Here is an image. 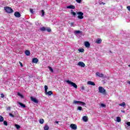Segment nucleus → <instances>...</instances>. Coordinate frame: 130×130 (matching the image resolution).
Here are the masks:
<instances>
[{"instance_id": "nucleus-30", "label": "nucleus", "mask_w": 130, "mask_h": 130, "mask_svg": "<svg viewBox=\"0 0 130 130\" xmlns=\"http://www.w3.org/2000/svg\"><path fill=\"white\" fill-rule=\"evenodd\" d=\"M48 69H49V70L50 71V72H51V73H53V69H52V68L49 67Z\"/></svg>"}, {"instance_id": "nucleus-40", "label": "nucleus", "mask_w": 130, "mask_h": 130, "mask_svg": "<svg viewBox=\"0 0 130 130\" xmlns=\"http://www.w3.org/2000/svg\"><path fill=\"white\" fill-rule=\"evenodd\" d=\"M1 98H4L5 97V94L4 93H1Z\"/></svg>"}, {"instance_id": "nucleus-32", "label": "nucleus", "mask_w": 130, "mask_h": 130, "mask_svg": "<svg viewBox=\"0 0 130 130\" xmlns=\"http://www.w3.org/2000/svg\"><path fill=\"white\" fill-rule=\"evenodd\" d=\"M4 121V117L3 116H0V122H3Z\"/></svg>"}, {"instance_id": "nucleus-24", "label": "nucleus", "mask_w": 130, "mask_h": 130, "mask_svg": "<svg viewBox=\"0 0 130 130\" xmlns=\"http://www.w3.org/2000/svg\"><path fill=\"white\" fill-rule=\"evenodd\" d=\"M119 106H122L123 107H124L125 106V103L123 102L122 104H120Z\"/></svg>"}, {"instance_id": "nucleus-21", "label": "nucleus", "mask_w": 130, "mask_h": 130, "mask_svg": "<svg viewBox=\"0 0 130 130\" xmlns=\"http://www.w3.org/2000/svg\"><path fill=\"white\" fill-rule=\"evenodd\" d=\"M44 130H48V129H49V126H48V125H46L44 127Z\"/></svg>"}, {"instance_id": "nucleus-46", "label": "nucleus", "mask_w": 130, "mask_h": 130, "mask_svg": "<svg viewBox=\"0 0 130 130\" xmlns=\"http://www.w3.org/2000/svg\"><path fill=\"white\" fill-rule=\"evenodd\" d=\"M81 89L84 91V90H85V87L84 86H82Z\"/></svg>"}, {"instance_id": "nucleus-9", "label": "nucleus", "mask_w": 130, "mask_h": 130, "mask_svg": "<svg viewBox=\"0 0 130 130\" xmlns=\"http://www.w3.org/2000/svg\"><path fill=\"white\" fill-rule=\"evenodd\" d=\"M78 66H79V67H81V68H84L85 64L84 62L80 61L78 63Z\"/></svg>"}, {"instance_id": "nucleus-28", "label": "nucleus", "mask_w": 130, "mask_h": 130, "mask_svg": "<svg viewBox=\"0 0 130 130\" xmlns=\"http://www.w3.org/2000/svg\"><path fill=\"white\" fill-rule=\"evenodd\" d=\"M42 17H44V15H45V12H44V10H42Z\"/></svg>"}, {"instance_id": "nucleus-48", "label": "nucleus", "mask_w": 130, "mask_h": 130, "mask_svg": "<svg viewBox=\"0 0 130 130\" xmlns=\"http://www.w3.org/2000/svg\"><path fill=\"white\" fill-rule=\"evenodd\" d=\"M55 123H58V121H55Z\"/></svg>"}, {"instance_id": "nucleus-13", "label": "nucleus", "mask_w": 130, "mask_h": 130, "mask_svg": "<svg viewBox=\"0 0 130 130\" xmlns=\"http://www.w3.org/2000/svg\"><path fill=\"white\" fill-rule=\"evenodd\" d=\"M32 62H33L34 63H37V62H38V59H37V58H33Z\"/></svg>"}, {"instance_id": "nucleus-29", "label": "nucleus", "mask_w": 130, "mask_h": 130, "mask_svg": "<svg viewBox=\"0 0 130 130\" xmlns=\"http://www.w3.org/2000/svg\"><path fill=\"white\" fill-rule=\"evenodd\" d=\"M80 33H82V31L80 30L75 31V34H80Z\"/></svg>"}, {"instance_id": "nucleus-33", "label": "nucleus", "mask_w": 130, "mask_h": 130, "mask_svg": "<svg viewBox=\"0 0 130 130\" xmlns=\"http://www.w3.org/2000/svg\"><path fill=\"white\" fill-rule=\"evenodd\" d=\"M15 126L17 129H19L21 127L18 124H15Z\"/></svg>"}, {"instance_id": "nucleus-51", "label": "nucleus", "mask_w": 130, "mask_h": 130, "mask_svg": "<svg viewBox=\"0 0 130 130\" xmlns=\"http://www.w3.org/2000/svg\"><path fill=\"white\" fill-rule=\"evenodd\" d=\"M129 66L130 67V65Z\"/></svg>"}, {"instance_id": "nucleus-11", "label": "nucleus", "mask_w": 130, "mask_h": 130, "mask_svg": "<svg viewBox=\"0 0 130 130\" xmlns=\"http://www.w3.org/2000/svg\"><path fill=\"white\" fill-rule=\"evenodd\" d=\"M87 84L88 85H90V86H95V83H94L92 81H89L87 82Z\"/></svg>"}, {"instance_id": "nucleus-47", "label": "nucleus", "mask_w": 130, "mask_h": 130, "mask_svg": "<svg viewBox=\"0 0 130 130\" xmlns=\"http://www.w3.org/2000/svg\"><path fill=\"white\" fill-rule=\"evenodd\" d=\"M71 26H74V23H73V22L71 23Z\"/></svg>"}, {"instance_id": "nucleus-18", "label": "nucleus", "mask_w": 130, "mask_h": 130, "mask_svg": "<svg viewBox=\"0 0 130 130\" xmlns=\"http://www.w3.org/2000/svg\"><path fill=\"white\" fill-rule=\"evenodd\" d=\"M75 6H74L73 5H70L67 7V9H72L73 10H75Z\"/></svg>"}, {"instance_id": "nucleus-41", "label": "nucleus", "mask_w": 130, "mask_h": 130, "mask_svg": "<svg viewBox=\"0 0 130 130\" xmlns=\"http://www.w3.org/2000/svg\"><path fill=\"white\" fill-rule=\"evenodd\" d=\"M30 12L31 14H33L34 13V11H33V9H30Z\"/></svg>"}, {"instance_id": "nucleus-45", "label": "nucleus", "mask_w": 130, "mask_h": 130, "mask_svg": "<svg viewBox=\"0 0 130 130\" xmlns=\"http://www.w3.org/2000/svg\"><path fill=\"white\" fill-rule=\"evenodd\" d=\"M19 64L20 65V67H23V64L22 63V62H19Z\"/></svg>"}, {"instance_id": "nucleus-8", "label": "nucleus", "mask_w": 130, "mask_h": 130, "mask_svg": "<svg viewBox=\"0 0 130 130\" xmlns=\"http://www.w3.org/2000/svg\"><path fill=\"white\" fill-rule=\"evenodd\" d=\"M95 75L98 77H100V78H103L104 77V75H103V74L100 73L99 72H96Z\"/></svg>"}, {"instance_id": "nucleus-12", "label": "nucleus", "mask_w": 130, "mask_h": 130, "mask_svg": "<svg viewBox=\"0 0 130 130\" xmlns=\"http://www.w3.org/2000/svg\"><path fill=\"white\" fill-rule=\"evenodd\" d=\"M18 103L19 105H20L21 107H22V108H26V105H25V104H23L21 102H18Z\"/></svg>"}, {"instance_id": "nucleus-17", "label": "nucleus", "mask_w": 130, "mask_h": 130, "mask_svg": "<svg viewBox=\"0 0 130 130\" xmlns=\"http://www.w3.org/2000/svg\"><path fill=\"white\" fill-rule=\"evenodd\" d=\"M46 95H48L49 96H51V95H52V91H49L48 92H46Z\"/></svg>"}, {"instance_id": "nucleus-6", "label": "nucleus", "mask_w": 130, "mask_h": 130, "mask_svg": "<svg viewBox=\"0 0 130 130\" xmlns=\"http://www.w3.org/2000/svg\"><path fill=\"white\" fill-rule=\"evenodd\" d=\"M30 100L32 102H34V103H38V100L36 99L35 98H33V96L30 97Z\"/></svg>"}, {"instance_id": "nucleus-7", "label": "nucleus", "mask_w": 130, "mask_h": 130, "mask_svg": "<svg viewBox=\"0 0 130 130\" xmlns=\"http://www.w3.org/2000/svg\"><path fill=\"white\" fill-rule=\"evenodd\" d=\"M70 127L74 130H76L77 129V125L75 124H71L70 125Z\"/></svg>"}, {"instance_id": "nucleus-10", "label": "nucleus", "mask_w": 130, "mask_h": 130, "mask_svg": "<svg viewBox=\"0 0 130 130\" xmlns=\"http://www.w3.org/2000/svg\"><path fill=\"white\" fill-rule=\"evenodd\" d=\"M14 16H15L16 18H20V17H21V14H20L18 12H16L14 13Z\"/></svg>"}, {"instance_id": "nucleus-1", "label": "nucleus", "mask_w": 130, "mask_h": 130, "mask_svg": "<svg viewBox=\"0 0 130 130\" xmlns=\"http://www.w3.org/2000/svg\"><path fill=\"white\" fill-rule=\"evenodd\" d=\"M4 10L6 13H8V14H11V13H13L14 12V10L9 7H5Z\"/></svg>"}, {"instance_id": "nucleus-14", "label": "nucleus", "mask_w": 130, "mask_h": 130, "mask_svg": "<svg viewBox=\"0 0 130 130\" xmlns=\"http://www.w3.org/2000/svg\"><path fill=\"white\" fill-rule=\"evenodd\" d=\"M82 119H83V121H85V122H86V121H88V117L86 116H84L82 117Z\"/></svg>"}, {"instance_id": "nucleus-50", "label": "nucleus", "mask_w": 130, "mask_h": 130, "mask_svg": "<svg viewBox=\"0 0 130 130\" xmlns=\"http://www.w3.org/2000/svg\"><path fill=\"white\" fill-rule=\"evenodd\" d=\"M121 112L124 113V111H121Z\"/></svg>"}, {"instance_id": "nucleus-49", "label": "nucleus", "mask_w": 130, "mask_h": 130, "mask_svg": "<svg viewBox=\"0 0 130 130\" xmlns=\"http://www.w3.org/2000/svg\"><path fill=\"white\" fill-rule=\"evenodd\" d=\"M128 84H129L130 85V81L128 82Z\"/></svg>"}, {"instance_id": "nucleus-31", "label": "nucleus", "mask_w": 130, "mask_h": 130, "mask_svg": "<svg viewBox=\"0 0 130 130\" xmlns=\"http://www.w3.org/2000/svg\"><path fill=\"white\" fill-rule=\"evenodd\" d=\"M71 14L73 15V16H76V14L75 12H73V10H71Z\"/></svg>"}, {"instance_id": "nucleus-27", "label": "nucleus", "mask_w": 130, "mask_h": 130, "mask_svg": "<svg viewBox=\"0 0 130 130\" xmlns=\"http://www.w3.org/2000/svg\"><path fill=\"white\" fill-rule=\"evenodd\" d=\"M17 95L18 96H20V97H21V98H24V96H23V95H22L21 93H20V92H18Z\"/></svg>"}, {"instance_id": "nucleus-42", "label": "nucleus", "mask_w": 130, "mask_h": 130, "mask_svg": "<svg viewBox=\"0 0 130 130\" xmlns=\"http://www.w3.org/2000/svg\"><path fill=\"white\" fill-rule=\"evenodd\" d=\"M126 124H127V125H128V126H130V122H127L126 123Z\"/></svg>"}, {"instance_id": "nucleus-39", "label": "nucleus", "mask_w": 130, "mask_h": 130, "mask_svg": "<svg viewBox=\"0 0 130 130\" xmlns=\"http://www.w3.org/2000/svg\"><path fill=\"white\" fill-rule=\"evenodd\" d=\"M77 110H82V107H78Z\"/></svg>"}, {"instance_id": "nucleus-15", "label": "nucleus", "mask_w": 130, "mask_h": 130, "mask_svg": "<svg viewBox=\"0 0 130 130\" xmlns=\"http://www.w3.org/2000/svg\"><path fill=\"white\" fill-rule=\"evenodd\" d=\"M85 47H87V48L90 47V43H89V42H85Z\"/></svg>"}, {"instance_id": "nucleus-26", "label": "nucleus", "mask_w": 130, "mask_h": 130, "mask_svg": "<svg viewBox=\"0 0 130 130\" xmlns=\"http://www.w3.org/2000/svg\"><path fill=\"white\" fill-rule=\"evenodd\" d=\"M44 88H45V93H46V92H47V90L48 89V87L47 86V85H45L44 86Z\"/></svg>"}, {"instance_id": "nucleus-38", "label": "nucleus", "mask_w": 130, "mask_h": 130, "mask_svg": "<svg viewBox=\"0 0 130 130\" xmlns=\"http://www.w3.org/2000/svg\"><path fill=\"white\" fill-rule=\"evenodd\" d=\"M78 50L80 52H83L84 51V50L83 49H79Z\"/></svg>"}, {"instance_id": "nucleus-43", "label": "nucleus", "mask_w": 130, "mask_h": 130, "mask_svg": "<svg viewBox=\"0 0 130 130\" xmlns=\"http://www.w3.org/2000/svg\"><path fill=\"white\" fill-rule=\"evenodd\" d=\"M127 9L128 11H129L130 12V6H127Z\"/></svg>"}, {"instance_id": "nucleus-36", "label": "nucleus", "mask_w": 130, "mask_h": 130, "mask_svg": "<svg viewBox=\"0 0 130 130\" xmlns=\"http://www.w3.org/2000/svg\"><path fill=\"white\" fill-rule=\"evenodd\" d=\"M9 115H10V116H11V117H15V116L11 113H9Z\"/></svg>"}, {"instance_id": "nucleus-35", "label": "nucleus", "mask_w": 130, "mask_h": 130, "mask_svg": "<svg viewBox=\"0 0 130 130\" xmlns=\"http://www.w3.org/2000/svg\"><path fill=\"white\" fill-rule=\"evenodd\" d=\"M4 125H8V122H7V121H4Z\"/></svg>"}, {"instance_id": "nucleus-19", "label": "nucleus", "mask_w": 130, "mask_h": 130, "mask_svg": "<svg viewBox=\"0 0 130 130\" xmlns=\"http://www.w3.org/2000/svg\"><path fill=\"white\" fill-rule=\"evenodd\" d=\"M117 122H120L121 121V119L119 117H117L116 118Z\"/></svg>"}, {"instance_id": "nucleus-22", "label": "nucleus", "mask_w": 130, "mask_h": 130, "mask_svg": "<svg viewBox=\"0 0 130 130\" xmlns=\"http://www.w3.org/2000/svg\"><path fill=\"white\" fill-rule=\"evenodd\" d=\"M40 30L41 31H46V28L45 27H42L40 28Z\"/></svg>"}, {"instance_id": "nucleus-37", "label": "nucleus", "mask_w": 130, "mask_h": 130, "mask_svg": "<svg viewBox=\"0 0 130 130\" xmlns=\"http://www.w3.org/2000/svg\"><path fill=\"white\" fill-rule=\"evenodd\" d=\"M101 106H102V107H106V105L104 104H101Z\"/></svg>"}, {"instance_id": "nucleus-3", "label": "nucleus", "mask_w": 130, "mask_h": 130, "mask_svg": "<svg viewBox=\"0 0 130 130\" xmlns=\"http://www.w3.org/2000/svg\"><path fill=\"white\" fill-rule=\"evenodd\" d=\"M99 92L102 94H104V95L106 94V90L102 87V86L99 87Z\"/></svg>"}, {"instance_id": "nucleus-23", "label": "nucleus", "mask_w": 130, "mask_h": 130, "mask_svg": "<svg viewBox=\"0 0 130 130\" xmlns=\"http://www.w3.org/2000/svg\"><path fill=\"white\" fill-rule=\"evenodd\" d=\"M39 122L40 123H41V124H43V123L44 122V120L43 119H40L39 120Z\"/></svg>"}, {"instance_id": "nucleus-20", "label": "nucleus", "mask_w": 130, "mask_h": 130, "mask_svg": "<svg viewBox=\"0 0 130 130\" xmlns=\"http://www.w3.org/2000/svg\"><path fill=\"white\" fill-rule=\"evenodd\" d=\"M25 53L26 55H27V56L30 55V51H29V50H26L25 52Z\"/></svg>"}, {"instance_id": "nucleus-5", "label": "nucleus", "mask_w": 130, "mask_h": 130, "mask_svg": "<svg viewBox=\"0 0 130 130\" xmlns=\"http://www.w3.org/2000/svg\"><path fill=\"white\" fill-rule=\"evenodd\" d=\"M77 15H78V18L79 19H84V13L82 12H77Z\"/></svg>"}, {"instance_id": "nucleus-44", "label": "nucleus", "mask_w": 130, "mask_h": 130, "mask_svg": "<svg viewBox=\"0 0 130 130\" xmlns=\"http://www.w3.org/2000/svg\"><path fill=\"white\" fill-rule=\"evenodd\" d=\"M7 110H11V107H9L7 108Z\"/></svg>"}, {"instance_id": "nucleus-16", "label": "nucleus", "mask_w": 130, "mask_h": 130, "mask_svg": "<svg viewBox=\"0 0 130 130\" xmlns=\"http://www.w3.org/2000/svg\"><path fill=\"white\" fill-rule=\"evenodd\" d=\"M101 42H102V40H101V39H98L96 41V43H97L98 44H100Z\"/></svg>"}, {"instance_id": "nucleus-4", "label": "nucleus", "mask_w": 130, "mask_h": 130, "mask_svg": "<svg viewBox=\"0 0 130 130\" xmlns=\"http://www.w3.org/2000/svg\"><path fill=\"white\" fill-rule=\"evenodd\" d=\"M73 103L74 104H80L81 105H82L83 106L86 105V103L79 101H74Z\"/></svg>"}, {"instance_id": "nucleus-25", "label": "nucleus", "mask_w": 130, "mask_h": 130, "mask_svg": "<svg viewBox=\"0 0 130 130\" xmlns=\"http://www.w3.org/2000/svg\"><path fill=\"white\" fill-rule=\"evenodd\" d=\"M46 31H47V32H51V29L49 27H47L46 28Z\"/></svg>"}, {"instance_id": "nucleus-2", "label": "nucleus", "mask_w": 130, "mask_h": 130, "mask_svg": "<svg viewBox=\"0 0 130 130\" xmlns=\"http://www.w3.org/2000/svg\"><path fill=\"white\" fill-rule=\"evenodd\" d=\"M66 83H68L69 85H71L72 87H74L75 89H77L78 88V85L76 84V83L70 81V80H67L66 81Z\"/></svg>"}, {"instance_id": "nucleus-34", "label": "nucleus", "mask_w": 130, "mask_h": 130, "mask_svg": "<svg viewBox=\"0 0 130 130\" xmlns=\"http://www.w3.org/2000/svg\"><path fill=\"white\" fill-rule=\"evenodd\" d=\"M76 2H77L78 4H81V3H82V0H76Z\"/></svg>"}]
</instances>
